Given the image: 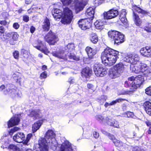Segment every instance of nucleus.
<instances>
[{"mask_svg": "<svg viewBox=\"0 0 151 151\" xmlns=\"http://www.w3.org/2000/svg\"><path fill=\"white\" fill-rule=\"evenodd\" d=\"M107 124L111 126H113L114 127L119 128V124L118 122L114 120L109 119L108 121L107 122Z\"/></svg>", "mask_w": 151, "mask_h": 151, "instance_id": "nucleus-26", "label": "nucleus"}, {"mask_svg": "<svg viewBox=\"0 0 151 151\" xmlns=\"http://www.w3.org/2000/svg\"><path fill=\"white\" fill-rule=\"evenodd\" d=\"M25 135L23 132H19L17 133L13 137L15 141L18 143H21L24 140Z\"/></svg>", "mask_w": 151, "mask_h": 151, "instance_id": "nucleus-15", "label": "nucleus"}, {"mask_svg": "<svg viewBox=\"0 0 151 151\" xmlns=\"http://www.w3.org/2000/svg\"><path fill=\"white\" fill-rule=\"evenodd\" d=\"M125 114H126L128 117H132L134 116V114L132 112L128 111Z\"/></svg>", "mask_w": 151, "mask_h": 151, "instance_id": "nucleus-51", "label": "nucleus"}, {"mask_svg": "<svg viewBox=\"0 0 151 151\" xmlns=\"http://www.w3.org/2000/svg\"><path fill=\"white\" fill-rule=\"evenodd\" d=\"M13 27L14 29H17L19 27V25L17 23H15L13 24Z\"/></svg>", "mask_w": 151, "mask_h": 151, "instance_id": "nucleus-55", "label": "nucleus"}, {"mask_svg": "<svg viewBox=\"0 0 151 151\" xmlns=\"http://www.w3.org/2000/svg\"><path fill=\"white\" fill-rule=\"evenodd\" d=\"M145 93L147 95L151 96V86L146 88Z\"/></svg>", "mask_w": 151, "mask_h": 151, "instance_id": "nucleus-45", "label": "nucleus"}, {"mask_svg": "<svg viewBox=\"0 0 151 151\" xmlns=\"http://www.w3.org/2000/svg\"><path fill=\"white\" fill-rule=\"evenodd\" d=\"M114 102V101H113L109 103L106 102L104 104V106L105 107H107L109 106L113 105L115 104V103Z\"/></svg>", "mask_w": 151, "mask_h": 151, "instance_id": "nucleus-48", "label": "nucleus"}, {"mask_svg": "<svg viewBox=\"0 0 151 151\" xmlns=\"http://www.w3.org/2000/svg\"><path fill=\"white\" fill-rule=\"evenodd\" d=\"M119 52L108 47L101 54L102 63L106 66H110L114 65L119 58Z\"/></svg>", "mask_w": 151, "mask_h": 151, "instance_id": "nucleus-2", "label": "nucleus"}, {"mask_svg": "<svg viewBox=\"0 0 151 151\" xmlns=\"http://www.w3.org/2000/svg\"><path fill=\"white\" fill-rule=\"evenodd\" d=\"M134 17L135 19V23L137 26H139L142 23V21L139 18V16L137 14L134 13Z\"/></svg>", "mask_w": 151, "mask_h": 151, "instance_id": "nucleus-31", "label": "nucleus"}, {"mask_svg": "<svg viewBox=\"0 0 151 151\" xmlns=\"http://www.w3.org/2000/svg\"><path fill=\"white\" fill-rule=\"evenodd\" d=\"M33 9L37 10H39L40 11H42L43 9L42 7L41 6H36L33 8Z\"/></svg>", "mask_w": 151, "mask_h": 151, "instance_id": "nucleus-54", "label": "nucleus"}, {"mask_svg": "<svg viewBox=\"0 0 151 151\" xmlns=\"http://www.w3.org/2000/svg\"><path fill=\"white\" fill-rule=\"evenodd\" d=\"M13 77L14 79L15 80V81L19 82L20 83L22 82L23 80V77L20 76L19 78H18L19 77L17 76L16 75L14 74Z\"/></svg>", "mask_w": 151, "mask_h": 151, "instance_id": "nucleus-37", "label": "nucleus"}, {"mask_svg": "<svg viewBox=\"0 0 151 151\" xmlns=\"http://www.w3.org/2000/svg\"><path fill=\"white\" fill-rule=\"evenodd\" d=\"M109 37L114 41V43L119 44L124 40V36L121 32L116 31H109L108 33Z\"/></svg>", "mask_w": 151, "mask_h": 151, "instance_id": "nucleus-7", "label": "nucleus"}, {"mask_svg": "<svg viewBox=\"0 0 151 151\" xmlns=\"http://www.w3.org/2000/svg\"><path fill=\"white\" fill-rule=\"evenodd\" d=\"M144 107L146 113L151 116V103L147 101L144 103Z\"/></svg>", "mask_w": 151, "mask_h": 151, "instance_id": "nucleus-29", "label": "nucleus"}, {"mask_svg": "<svg viewBox=\"0 0 151 151\" xmlns=\"http://www.w3.org/2000/svg\"><path fill=\"white\" fill-rule=\"evenodd\" d=\"M41 113V111L40 109H35L30 112L29 116L30 117H32L34 120H35L40 117V114Z\"/></svg>", "mask_w": 151, "mask_h": 151, "instance_id": "nucleus-17", "label": "nucleus"}, {"mask_svg": "<svg viewBox=\"0 0 151 151\" xmlns=\"http://www.w3.org/2000/svg\"><path fill=\"white\" fill-rule=\"evenodd\" d=\"M52 14L55 19L58 21L61 17L62 23L64 24H70L73 18L72 11L69 8H66L64 9L63 13L62 11L57 9H54Z\"/></svg>", "mask_w": 151, "mask_h": 151, "instance_id": "nucleus-3", "label": "nucleus"}, {"mask_svg": "<svg viewBox=\"0 0 151 151\" xmlns=\"http://www.w3.org/2000/svg\"><path fill=\"white\" fill-rule=\"evenodd\" d=\"M14 58L16 59H18L19 57V52L17 51H15L13 53Z\"/></svg>", "mask_w": 151, "mask_h": 151, "instance_id": "nucleus-46", "label": "nucleus"}, {"mask_svg": "<svg viewBox=\"0 0 151 151\" xmlns=\"http://www.w3.org/2000/svg\"><path fill=\"white\" fill-rule=\"evenodd\" d=\"M23 20L24 22H27L29 20V17L27 15L24 16L23 17Z\"/></svg>", "mask_w": 151, "mask_h": 151, "instance_id": "nucleus-57", "label": "nucleus"}, {"mask_svg": "<svg viewBox=\"0 0 151 151\" xmlns=\"http://www.w3.org/2000/svg\"><path fill=\"white\" fill-rule=\"evenodd\" d=\"M93 135L95 138H97L99 137V134L96 131H94L93 133Z\"/></svg>", "mask_w": 151, "mask_h": 151, "instance_id": "nucleus-58", "label": "nucleus"}, {"mask_svg": "<svg viewBox=\"0 0 151 151\" xmlns=\"http://www.w3.org/2000/svg\"><path fill=\"white\" fill-rule=\"evenodd\" d=\"M4 32V29L3 27L1 26L0 27V33H3Z\"/></svg>", "mask_w": 151, "mask_h": 151, "instance_id": "nucleus-62", "label": "nucleus"}, {"mask_svg": "<svg viewBox=\"0 0 151 151\" xmlns=\"http://www.w3.org/2000/svg\"><path fill=\"white\" fill-rule=\"evenodd\" d=\"M96 29H101L104 28V23L101 20H97L94 23Z\"/></svg>", "mask_w": 151, "mask_h": 151, "instance_id": "nucleus-30", "label": "nucleus"}, {"mask_svg": "<svg viewBox=\"0 0 151 151\" xmlns=\"http://www.w3.org/2000/svg\"><path fill=\"white\" fill-rule=\"evenodd\" d=\"M102 0H95L94 2L96 5H99L101 4L102 2Z\"/></svg>", "mask_w": 151, "mask_h": 151, "instance_id": "nucleus-56", "label": "nucleus"}, {"mask_svg": "<svg viewBox=\"0 0 151 151\" xmlns=\"http://www.w3.org/2000/svg\"><path fill=\"white\" fill-rule=\"evenodd\" d=\"M19 128L17 127H14L12 129L9 131V134L10 135H12L14 132L19 130Z\"/></svg>", "mask_w": 151, "mask_h": 151, "instance_id": "nucleus-40", "label": "nucleus"}, {"mask_svg": "<svg viewBox=\"0 0 151 151\" xmlns=\"http://www.w3.org/2000/svg\"><path fill=\"white\" fill-rule=\"evenodd\" d=\"M139 56L136 54L129 55L124 58V61L132 64H135L139 60Z\"/></svg>", "mask_w": 151, "mask_h": 151, "instance_id": "nucleus-11", "label": "nucleus"}, {"mask_svg": "<svg viewBox=\"0 0 151 151\" xmlns=\"http://www.w3.org/2000/svg\"><path fill=\"white\" fill-rule=\"evenodd\" d=\"M127 66L122 63L116 64L109 70V74L110 77L115 78L119 77L126 69Z\"/></svg>", "mask_w": 151, "mask_h": 151, "instance_id": "nucleus-5", "label": "nucleus"}, {"mask_svg": "<svg viewBox=\"0 0 151 151\" xmlns=\"http://www.w3.org/2000/svg\"><path fill=\"white\" fill-rule=\"evenodd\" d=\"M78 24L79 27L83 30L88 29L91 27V24L87 19H81L78 22Z\"/></svg>", "mask_w": 151, "mask_h": 151, "instance_id": "nucleus-14", "label": "nucleus"}, {"mask_svg": "<svg viewBox=\"0 0 151 151\" xmlns=\"http://www.w3.org/2000/svg\"><path fill=\"white\" fill-rule=\"evenodd\" d=\"M94 10L93 8L89 7L86 11V14L88 18H90L91 19H93L94 17Z\"/></svg>", "mask_w": 151, "mask_h": 151, "instance_id": "nucleus-27", "label": "nucleus"}, {"mask_svg": "<svg viewBox=\"0 0 151 151\" xmlns=\"http://www.w3.org/2000/svg\"><path fill=\"white\" fill-rule=\"evenodd\" d=\"M90 40L93 43L95 44L98 41V39L96 34L92 33L91 35Z\"/></svg>", "mask_w": 151, "mask_h": 151, "instance_id": "nucleus-32", "label": "nucleus"}, {"mask_svg": "<svg viewBox=\"0 0 151 151\" xmlns=\"http://www.w3.org/2000/svg\"><path fill=\"white\" fill-rule=\"evenodd\" d=\"M32 134H28L27 137L25 139H24V143L27 144L28 142L29 141L30 138H31L32 137Z\"/></svg>", "mask_w": 151, "mask_h": 151, "instance_id": "nucleus-42", "label": "nucleus"}, {"mask_svg": "<svg viewBox=\"0 0 151 151\" xmlns=\"http://www.w3.org/2000/svg\"><path fill=\"white\" fill-rule=\"evenodd\" d=\"M62 144H60V151H72L73 149L70 143L65 138H63L61 139Z\"/></svg>", "mask_w": 151, "mask_h": 151, "instance_id": "nucleus-10", "label": "nucleus"}, {"mask_svg": "<svg viewBox=\"0 0 151 151\" xmlns=\"http://www.w3.org/2000/svg\"><path fill=\"white\" fill-rule=\"evenodd\" d=\"M108 136L109 138L111 140H112L113 141H115L114 139H116L114 136L113 135L109 134H108Z\"/></svg>", "mask_w": 151, "mask_h": 151, "instance_id": "nucleus-59", "label": "nucleus"}, {"mask_svg": "<svg viewBox=\"0 0 151 151\" xmlns=\"http://www.w3.org/2000/svg\"><path fill=\"white\" fill-rule=\"evenodd\" d=\"M55 134L52 130H49L46 132L44 138H41L39 141L40 145L42 144L50 146L53 150L56 149L57 146H59L60 144H58L55 139Z\"/></svg>", "mask_w": 151, "mask_h": 151, "instance_id": "nucleus-4", "label": "nucleus"}, {"mask_svg": "<svg viewBox=\"0 0 151 151\" xmlns=\"http://www.w3.org/2000/svg\"><path fill=\"white\" fill-rule=\"evenodd\" d=\"M87 87L89 89H92L93 86L92 84H88L87 85Z\"/></svg>", "mask_w": 151, "mask_h": 151, "instance_id": "nucleus-64", "label": "nucleus"}, {"mask_svg": "<svg viewBox=\"0 0 151 151\" xmlns=\"http://www.w3.org/2000/svg\"><path fill=\"white\" fill-rule=\"evenodd\" d=\"M115 141H113L114 145L116 146L120 147L122 146V143L118 140L114 139Z\"/></svg>", "mask_w": 151, "mask_h": 151, "instance_id": "nucleus-41", "label": "nucleus"}, {"mask_svg": "<svg viewBox=\"0 0 151 151\" xmlns=\"http://www.w3.org/2000/svg\"><path fill=\"white\" fill-rule=\"evenodd\" d=\"M20 121V119L17 116H15L12 118L8 122V127H9L17 125Z\"/></svg>", "mask_w": 151, "mask_h": 151, "instance_id": "nucleus-19", "label": "nucleus"}, {"mask_svg": "<svg viewBox=\"0 0 151 151\" xmlns=\"http://www.w3.org/2000/svg\"><path fill=\"white\" fill-rule=\"evenodd\" d=\"M121 22L124 24H126L127 23V20L126 17L119 18Z\"/></svg>", "mask_w": 151, "mask_h": 151, "instance_id": "nucleus-49", "label": "nucleus"}, {"mask_svg": "<svg viewBox=\"0 0 151 151\" xmlns=\"http://www.w3.org/2000/svg\"><path fill=\"white\" fill-rule=\"evenodd\" d=\"M50 25V22L48 19H45L43 22L42 27L44 31H47L49 30Z\"/></svg>", "mask_w": 151, "mask_h": 151, "instance_id": "nucleus-28", "label": "nucleus"}, {"mask_svg": "<svg viewBox=\"0 0 151 151\" xmlns=\"http://www.w3.org/2000/svg\"><path fill=\"white\" fill-rule=\"evenodd\" d=\"M123 101H127V100L125 99H116L114 101L115 104H116L117 103H119L120 102H122Z\"/></svg>", "mask_w": 151, "mask_h": 151, "instance_id": "nucleus-50", "label": "nucleus"}, {"mask_svg": "<svg viewBox=\"0 0 151 151\" xmlns=\"http://www.w3.org/2000/svg\"><path fill=\"white\" fill-rule=\"evenodd\" d=\"M134 9L139 13H141L143 14H146V12L142 10L140 8L137 7L136 6L134 7Z\"/></svg>", "mask_w": 151, "mask_h": 151, "instance_id": "nucleus-38", "label": "nucleus"}, {"mask_svg": "<svg viewBox=\"0 0 151 151\" xmlns=\"http://www.w3.org/2000/svg\"><path fill=\"white\" fill-rule=\"evenodd\" d=\"M4 93L6 94L8 93L10 95L12 96L13 97L16 96L17 97H21L22 96V94L21 92L19 91H17V90L14 89H10L9 92H8V91L7 90L6 92L4 91Z\"/></svg>", "mask_w": 151, "mask_h": 151, "instance_id": "nucleus-18", "label": "nucleus"}, {"mask_svg": "<svg viewBox=\"0 0 151 151\" xmlns=\"http://www.w3.org/2000/svg\"><path fill=\"white\" fill-rule=\"evenodd\" d=\"M68 57L70 58L73 59L74 60H79V58L75 55L73 53H69L68 55Z\"/></svg>", "mask_w": 151, "mask_h": 151, "instance_id": "nucleus-39", "label": "nucleus"}, {"mask_svg": "<svg viewBox=\"0 0 151 151\" xmlns=\"http://www.w3.org/2000/svg\"><path fill=\"white\" fill-rule=\"evenodd\" d=\"M93 70L95 74L98 77H103L107 73V69L103 68L100 66L99 65L95 64L94 65Z\"/></svg>", "mask_w": 151, "mask_h": 151, "instance_id": "nucleus-8", "label": "nucleus"}, {"mask_svg": "<svg viewBox=\"0 0 151 151\" xmlns=\"http://www.w3.org/2000/svg\"><path fill=\"white\" fill-rule=\"evenodd\" d=\"M127 13L125 9H123L121 12L119 18L126 17Z\"/></svg>", "mask_w": 151, "mask_h": 151, "instance_id": "nucleus-44", "label": "nucleus"}, {"mask_svg": "<svg viewBox=\"0 0 151 151\" xmlns=\"http://www.w3.org/2000/svg\"><path fill=\"white\" fill-rule=\"evenodd\" d=\"M47 76V74L45 72L42 73L40 75V77L41 78H46Z\"/></svg>", "mask_w": 151, "mask_h": 151, "instance_id": "nucleus-53", "label": "nucleus"}, {"mask_svg": "<svg viewBox=\"0 0 151 151\" xmlns=\"http://www.w3.org/2000/svg\"><path fill=\"white\" fill-rule=\"evenodd\" d=\"M42 120H39L35 123L32 125V130L34 132L38 129L42 123Z\"/></svg>", "mask_w": 151, "mask_h": 151, "instance_id": "nucleus-24", "label": "nucleus"}, {"mask_svg": "<svg viewBox=\"0 0 151 151\" xmlns=\"http://www.w3.org/2000/svg\"><path fill=\"white\" fill-rule=\"evenodd\" d=\"M107 99V97L105 96L102 95L98 99V102L101 104H103Z\"/></svg>", "mask_w": 151, "mask_h": 151, "instance_id": "nucleus-35", "label": "nucleus"}, {"mask_svg": "<svg viewBox=\"0 0 151 151\" xmlns=\"http://www.w3.org/2000/svg\"><path fill=\"white\" fill-rule=\"evenodd\" d=\"M147 48L146 47L142 48L140 50V53L142 55L149 57L151 55V48Z\"/></svg>", "mask_w": 151, "mask_h": 151, "instance_id": "nucleus-20", "label": "nucleus"}, {"mask_svg": "<svg viewBox=\"0 0 151 151\" xmlns=\"http://www.w3.org/2000/svg\"><path fill=\"white\" fill-rule=\"evenodd\" d=\"M96 118L100 122L104 124L105 123H107V122L108 121V119H109L108 117L104 118L101 115H98Z\"/></svg>", "mask_w": 151, "mask_h": 151, "instance_id": "nucleus-33", "label": "nucleus"}, {"mask_svg": "<svg viewBox=\"0 0 151 151\" xmlns=\"http://www.w3.org/2000/svg\"><path fill=\"white\" fill-rule=\"evenodd\" d=\"M146 79L142 75H139L134 77L132 76L128 78L127 81H125L124 86L125 87H130V91H124L121 93L122 95L130 94L132 92L135 91L140 86L143 82Z\"/></svg>", "mask_w": 151, "mask_h": 151, "instance_id": "nucleus-1", "label": "nucleus"}, {"mask_svg": "<svg viewBox=\"0 0 151 151\" xmlns=\"http://www.w3.org/2000/svg\"><path fill=\"white\" fill-rule=\"evenodd\" d=\"M151 24H148L144 27V30L148 32H151Z\"/></svg>", "mask_w": 151, "mask_h": 151, "instance_id": "nucleus-43", "label": "nucleus"}, {"mask_svg": "<svg viewBox=\"0 0 151 151\" xmlns=\"http://www.w3.org/2000/svg\"><path fill=\"white\" fill-rule=\"evenodd\" d=\"M86 50L90 59L92 58L96 54L95 50L89 47H87L86 48Z\"/></svg>", "mask_w": 151, "mask_h": 151, "instance_id": "nucleus-23", "label": "nucleus"}, {"mask_svg": "<svg viewBox=\"0 0 151 151\" xmlns=\"http://www.w3.org/2000/svg\"><path fill=\"white\" fill-rule=\"evenodd\" d=\"M12 39L14 40H17L18 37V35L16 33H12Z\"/></svg>", "mask_w": 151, "mask_h": 151, "instance_id": "nucleus-47", "label": "nucleus"}, {"mask_svg": "<svg viewBox=\"0 0 151 151\" xmlns=\"http://www.w3.org/2000/svg\"><path fill=\"white\" fill-rule=\"evenodd\" d=\"M35 28L34 26H32L30 28V31L31 33H33L35 31Z\"/></svg>", "mask_w": 151, "mask_h": 151, "instance_id": "nucleus-61", "label": "nucleus"}, {"mask_svg": "<svg viewBox=\"0 0 151 151\" xmlns=\"http://www.w3.org/2000/svg\"><path fill=\"white\" fill-rule=\"evenodd\" d=\"M45 39L46 41L50 45H54L58 40L57 36L51 31H50L49 32L45 37Z\"/></svg>", "mask_w": 151, "mask_h": 151, "instance_id": "nucleus-9", "label": "nucleus"}, {"mask_svg": "<svg viewBox=\"0 0 151 151\" xmlns=\"http://www.w3.org/2000/svg\"><path fill=\"white\" fill-rule=\"evenodd\" d=\"M64 5H68L72 2L75 3V9L76 13L82 11L88 3V0H60Z\"/></svg>", "mask_w": 151, "mask_h": 151, "instance_id": "nucleus-6", "label": "nucleus"}, {"mask_svg": "<svg viewBox=\"0 0 151 151\" xmlns=\"http://www.w3.org/2000/svg\"><path fill=\"white\" fill-rule=\"evenodd\" d=\"M118 14L117 10L111 9L104 13V18L105 19H110L116 17Z\"/></svg>", "mask_w": 151, "mask_h": 151, "instance_id": "nucleus-12", "label": "nucleus"}, {"mask_svg": "<svg viewBox=\"0 0 151 151\" xmlns=\"http://www.w3.org/2000/svg\"><path fill=\"white\" fill-rule=\"evenodd\" d=\"M8 148L11 151H20L19 148L17 146L13 144L9 145Z\"/></svg>", "mask_w": 151, "mask_h": 151, "instance_id": "nucleus-34", "label": "nucleus"}, {"mask_svg": "<svg viewBox=\"0 0 151 151\" xmlns=\"http://www.w3.org/2000/svg\"><path fill=\"white\" fill-rule=\"evenodd\" d=\"M38 45L34 46L35 48L46 54H47V53L49 52L47 47L42 44L41 41L38 40Z\"/></svg>", "mask_w": 151, "mask_h": 151, "instance_id": "nucleus-16", "label": "nucleus"}, {"mask_svg": "<svg viewBox=\"0 0 151 151\" xmlns=\"http://www.w3.org/2000/svg\"><path fill=\"white\" fill-rule=\"evenodd\" d=\"M140 148L138 146L134 147L132 149V151H139Z\"/></svg>", "mask_w": 151, "mask_h": 151, "instance_id": "nucleus-60", "label": "nucleus"}, {"mask_svg": "<svg viewBox=\"0 0 151 151\" xmlns=\"http://www.w3.org/2000/svg\"><path fill=\"white\" fill-rule=\"evenodd\" d=\"M74 48V45L72 43L68 44L65 48L66 51L65 52H68V51H71L73 50Z\"/></svg>", "mask_w": 151, "mask_h": 151, "instance_id": "nucleus-36", "label": "nucleus"}, {"mask_svg": "<svg viewBox=\"0 0 151 151\" xmlns=\"http://www.w3.org/2000/svg\"><path fill=\"white\" fill-rule=\"evenodd\" d=\"M139 65L136 64L134 65H132L130 66V70L132 72L136 73H141Z\"/></svg>", "mask_w": 151, "mask_h": 151, "instance_id": "nucleus-25", "label": "nucleus"}, {"mask_svg": "<svg viewBox=\"0 0 151 151\" xmlns=\"http://www.w3.org/2000/svg\"><path fill=\"white\" fill-rule=\"evenodd\" d=\"M91 70L89 67H86L82 70L81 75L82 76L88 78L91 75Z\"/></svg>", "mask_w": 151, "mask_h": 151, "instance_id": "nucleus-22", "label": "nucleus"}, {"mask_svg": "<svg viewBox=\"0 0 151 151\" xmlns=\"http://www.w3.org/2000/svg\"><path fill=\"white\" fill-rule=\"evenodd\" d=\"M6 22L5 20L1 21L0 22V24L1 25H6Z\"/></svg>", "mask_w": 151, "mask_h": 151, "instance_id": "nucleus-63", "label": "nucleus"}, {"mask_svg": "<svg viewBox=\"0 0 151 151\" xmlns=\"http://www.w3.org/2000/svg\"><path fill=\"white\" fill-rule=\"evenodd\" d=\"M27 51L25 49H23L21 51V54L23 55L24 57H25V55H27Z\"/></svg>", "mask_w": 151, "mask_h": 151, "instance_id": "nucleus-52", "label": "nucleus"}, {"mask_svg": "<svg viewBox=\"0 0 151 151\" xmlns=\"http://www.w3.org/2000/svg\"><path fill=\"white\" fill-rule=\"evenodd\" d=\"M141 73L142 75L145 76H149L150 72V68L147 65L143 63H141L139 64Z\"/></svg>", "mask_w": 151, "mask_h": 151, "instance_id": "nucleus-13", "label": "nucleus"}, {"mask_svg": "<svg viewBox=\"0 0 151 151\" xmlns=\"http://www.w3.org/2000/svg\"><path fill=\"white\" fill-rule=\"evenodd\" d=\"M52 54L53 56L56 57L63 59L66 56V54L63 50H60L56 52H53Z\"/></svg>", "mask_w": 151, "mask_h": 151, "instance_id": "nucleus-21", "label": "nucleus"}]
</instances>
